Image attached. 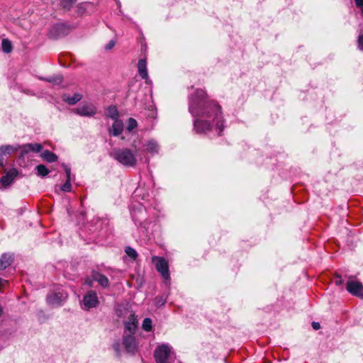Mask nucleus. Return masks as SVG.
I'll use <instances>...</instances> for the list:
<instances>
[{"mask_svg": "<svg viewBox=\"0 0 363 363\" xmlns=\"http://www.w3.org/2000/svg\"><path fill=\"white\" fill-rule=\"evenodd\" d=\"M69 33V28L65 23L54 25L50 30V36L52 38H59L67 35Z\"/></svg>", "mask_w": 363, "mask_h": 363, "instance_id": "1a4fd4ad", "label": "nucleus"}, {"mask_svg": "<svg viewBox=\"0 0 363 363\" xmlns=\"http://www.w3.org/2000/svg\"><path fill=\"white\" fill-rule=\"evenodd\" d=\"M40 79L45 80L46 82H50V83H52L55 84H60L63 81V77L62 75L57 74V75L47 77V78L41 77Z\"/></svg>", "mask_w": 363, "mask_h": 363, "instance_id": "5701e85b", "label": "nucleus"}, {"mask_svg": "<svg viewBox=\"0 0 363 363\" xmlns=\"http://www.w3.org/2000/svg\"><path fill=\"white\" fill-rule=\"evenodd\" d=\"M64 192H69L72 190L71 180L66 179V182L60 187Z\"/></svg>", "mask_w": 363, "mask_h": 363, "instance_id": "2f4dec72", "label": "nucleus"}, {"mask_svg": "<svg viewBox=\"0 0 363 363\" xmlns=\"http://www.w3.org/2000/svg\"><path fill=\"white\" fill-rule=\"evenodd\" d=\"M60 1L61 6L64 9L69 10L73 6V5L74 4V3L76 2L77 0H60Z\"/></svg>", "mask_w": 363, "mask_h": 363, "instance_id": "c85d7f7f", "label": "nucleus"}, {"mask_svg": "<svg viewBox=\"0 0 363 363\" xmlns=\"http://www.w3.org/2000/svg\"><path fill=\"white\" fill-rule=\"evenodd\" d=\"M356 6L359 8H363V0H354Z\"/></svg>", "mask_w": 363, "mask_h": 363, "instance_id": "58836bf2", "label": "nucleus"}, {"mask_svg": "<svg viewBox=\"0 0 363 363\" xmlns=\"http://www.w3.org/2000/svg\"><path fill=\"white\" fill-rule=\"evenodd\" d=\"M16 175L17 172L16 169L10 170L6 175L1 178V184L5 187L9 186L12 183Z\"/></svg>", "mask_w": 363, "mask_h": 363, "instance_id": "6ab92c4d", "label": "nucleus"}, {"mask_svg": "<svg viewBox=\"0 0 363 363\" xmlns=\"http://www.w3.org/2000/svg\"><path fill=\"white\" fill-rule=\"evenodd\" d=\"M42 158L48 162H54L57 160V156L50 150H45L41 153Z\"/></svg>", "mask_w": 363, "mask_h": 363, "instance_id": "4be33fe9", "label": "nucleus"}, {"mask_svg": "<svg viewBox=\"0 0 363 363\" xmlns=\"http://www.w3.org/2000/svg\"><path fill=\"white\" fill-rule=\"evenodd\" d=\"M124 334L134 335L137 328V318L134 313H131L125 322Z\"/></svg>", "mask_w": 363, "mask_h": 363, "instance_id": "ddd939ff", "label": "nucleus"}, {"mask_svg": "<svg viewBox=\"0 0 363 363\" xmlns=\"http://www.w3.org/2000/svg\"><path fill=\"white\" fill-rule=\"evenodd\" d=\"M145 147V152L154 155L157 154L160 150V145L154 139H150L145 142L143 145Z\"/></svg>", "mask_w": 363, "mask_h": 363, "instance_id": "4468645a", "label": "nucleus"}, {"mask_svg": "<svg viewBox=\"0 0 363 363\" xmlns=\"http://www.w3.org/2000/svg\"><path fill=\"white\" fill-rule=\"evenodd\" d=\"M67 298V294L63 291H59L57 292L51 293L47 296L48 303L52 306H59L64 302Z\"/></svg>", "mask_w": 363, "mask_h": 363, "instance_id": "0eeeda50", "label": "nucleus"}, {"mask_svg": "<svg viewBox=\"0 0 363 363\" xmlns=\"http://www.w3.org/2000/svg\"><path fill=\"white\" fill-rule=\"evenodd\" d=\"M21 155H24L30 152H40L43 150L42 145L39 143H27L21 146Z\"/></svg>", "mask_w": 363, "mask_h": 363, "instance_id": "2eb2a0df", "label": "nucleus"}, {"mask_svg": "<svg viewBox=\"0 0 363 363\" xmlns=\"http://www.w3.org/2000/svg\"><path fill=\"white\" fill-rule=\"evenodd\" d=\"M179 363H182V362H179Z\"/></svg>", "mask_w": 363, "mask_h": 363, "instance_id": "79ce46f5", "label": "nucleus"}, {"mask_svg": "<svg viewBox=\"0 0 363 363\" xmlns=\"http://www.w3.org/2000/svg\"><path fill=\"white\" fill-rule=\"evenodd\" d=\"M138 69L139 75L143 79L148 78V73L147 69V61L145 59H140L138 63Z\"/></svg>", "mask_w": 363, "mask_h": 363, "instance_id": "aec40b11", "label": "nucleus"}, {"mask_svg": "<svg viewBox=\"0 0 363 363\" xmlns=\"http://www.w3.org/2000/svg\"><path fill=\"white\" fill-rule=\"evenodd\" d=\"M166 301H167V297L164 295L157 296L155 298V303L157 307H160V306L164 305Z\"/></svg>", "mask_w": 363, "mask_h": 363, "instance_id": "c756f323", "label": "nucleus"}, {"mask_svg": "<svg viewBox=\"0 0 363 363\" xmlns=\"http://www.w3.org/2000/svg\"><path fill=\"white\" fill-rule=\"evenodd\" d=\"M123 345L128 353L135 354L138 348L136 340L132 334H123Z\"/></svg>", "mask_w": 363, "mask_h": 363, "instance_id": "9b49d317", "label": "nucleus"}, {"mask_svg": "<svg viewBox=\"0 0 363 363\" xmlns=\"http://www.w3.org/2000/svg\"><path fill=\"white\" fill-rule=\"evenodd\" d=\"M113 350L116 351L118 355L121 354L120 343L116 342L113 345Z\"/></svg>", "mask_w": 363, "mask_h": 363, "instance_id": "f704fd0d", "label": "nucleus"}, {"mask_svg": "<svg viewBox=\"0 0 363 363\" xmlns=\"http://www.w3.org/2000/svg\"><path fill=\"white\" fill-rule=\"evenodd\" d=\"M110 155L125 167H134L138 162L136 154L127 147L115 149Z\"/></svg>", "mask_w": 363, "mask_h": 363, "instance_id": "f03ea898", "label": "nucleus"}, {"mask_svg": "<svg viewBox=\"0 0 363 363\" xmlns=\"http://www.w3.org/2000/svg\"><path fill=\"white\" fill-rule=\"evenodd\" d=\"M130 213L135 224L141 225L143 220L146 219L145 209L141 204H138V206H134Z\"/></svg>", "mask_w": 363, "mask_h": 363, "instance_id": "f8f14e48", "label": "nucleus"}, {"mask_svg": "<svg viewBox=\"0 0 363 363\" xmlns=\"http://www.w3.org/2000/svg\"><path fill=\"white\" fill-rule=\"evenodd\" d=\"M189 111L194 118V130L196 133L215 130L220 135L224 128L221 107L214 101L207 99L204 90L197 89L189 97Z\"/></svg>", "mask_w": 363, "mask_h": 363, "instance_id": "f257e3e1", "label": "nucleus"}, {"mask_svg": "<svg viewBox=\"0 0 363 363\" xmlns=\"http://www.w3.org/2000/svg\"><path fill=\"white\" fill-rule=\"evenodd\" d=\"M357 45L360 50L363 51V32L361 33L357 38Z\"/></svg>", "mask_w": 363, "mask_h": 363, "instance_id": "72a5a7b5", "label": "nucleus"}, {"mask_svg": "<svg viewBox=\"0 0 363 363\" xmlns=\"http://www.w3.org/2000/svg\"><path fill=\"white\" fill-rule=\"evenodd\" d=\"M2 313H3V308L1 306H0V316H1Z\"/></svg>", "mask_w": 363, "mask_h": 363, "instance_id": "a19ab883", "label": "nucleus"}, {"mask_svg": "<svg viewBox=\"0 0 363 363\" xmlns=\"http://www.w3.org/2000/svg\"><path fill=\"white\" fill-rule=\"evenodd\" d=\"M21 149V145H2L0 146V167H4V161L6 157L11 154L16 152Z\"/></svg>", "mask_w": 363, "mask_h": 363, "instance_id": "9d476101", "label": "nucleus"}, {"mask_svg": "<svg viewBox=\"0 0 363 363\" xmlns=\"http://www.w3.org/2000/svg\"><path fill=\"white\" fill-rule=\"evenodd\" d=\"M123 128L124 126L122 121L118 119L114 120L112 127L109 130V133L113 136H118L123 132Z\"/></svg>", "mask_w": 363, "mask_h": 363, "instance_id": "a211bd4d", "label": "nucleus"}, {"mask_svg": "<svg viewBox=\"0 0 363 363\" xmlns=\"http://www.w3.org/2000/svg\"><path fill=\"white\" fill-rule=\"evenodd\" d=\"M7 283V281L0 277V288L4 286Z\"/></svg>", "mask_w": 363, "mask_h": 363, "instance_id": "ea45409f", "label": "nucleus"}, {"mask_svg": "<svg viewBox=\"0 0 363 363\" xmlns=\"http://www.w3.org/2000/svg\"><path fill=\"white\" fill-rule=\"evenodd\" d=\"M143 329L146 332H150L152 329V321L150 318H145L142 324Z\"/></svg>", "mask_w": 363, "mask_h": 363, "instance_id": "a878e982", "label": "nucleus"}, {"mask_svg": "<svg viewBox=\"0 0 363 363\" xmlns=\"http://www.w3.org/2000/svg\"><path fill=\"white\" fill-rule=\"evenodd\" d=\"M82 304V308L84 310L96 308L99 305L96 292L93 290L89 291L83 297Z\"/></svg>", "mask_w": 363, "mask_h": 363, "instance_id": "39448f33", "label": "nucleus"}, {"mask_svg": "<svg viewBox=\"0 0 363 363\" xmlns=\"http://www.w3.org/2000/svg\"><path fill=\"white\" fill-rule=\"evenodd\" d=\"M1 48L4 52L9 53L12 50L11 42L7 39H3L1 42Z\"/></svg>", "mask_w": 363, "mask_h": 363, "instance_id": "bb28decb", "label": "nucleus"}, {"mask_svg": "<svg viewBox=\"0 0 363 363\" xmlns=\"http://www.w3.org/2000/svg\"><path fill=\"white\" fill-rule=\"evenodd\" d=\"M35 169L37 170L38 175L40 177H45L50 172L49 169L44 164L36 166Z\"/></svg>", "mask_w": 363, "mask_h": 363, "instance_id": "393cba45", "label": "nucleus"}, {"mask_svg": "<svg viewBox=\"0 0 363 363\" xmlns=\"http://www.w3.org/2000/svg\"><path fill=\"white\" fill-rule=\"evenodd\" d=\"M125 252L128 257H130L133 260H135L138 257V253L135 249L131 247H126L125 249Z\"/></svg>", "mask_w": 363, "mask_h": 363, "instance_id": "cd10ccee", "label": "nucleus"}, {"mask_svg": "<svg viewBox=\"0 0 363 363\" xmlns=\"http://www.w3.org/2000/svg\"><path fill=\"white\" fill-rule=\"evenodd\" d=\"M346 289L353 296L363 298V285L360 281L350 279L347 282Z\"/></svg>", "mask_w": 363, "mask_h": 363, "instance_id": "6e6552de", "label": "nucleus"}, {"mask_svg": "<svg viewBox=\"0 0 363 363\" xmlns=\"http://www.w3.org/2000/svg\"><path fill=\"white\" fill-rule=\"evenodd\" d=\"M137 125H138L137 121L134 118H130L128 121L126 130L128 132H131L134 128H135L137 127Z\"/></svg>", "mask_w": 363, "mask_h": 363, "instance_id": "7c9ffc66", "label": "nucleus"}, {"mask_svg": "<svg viewBox=\"0 0 363 363\" xmlns=\"http://www.w3.org/2000/svg\"><path fill=\"white\" fill-rule=\"evenodd\" d=\"M335 283L337 286L342 285L343 284V280H342V277L340 276H337V277L335 280Z\"/></svg>", "mask_w": 363, "mask_h": 363, "instance_id": "e433bc0d", "label": "nucleus"}, {"mask_svg": "<svg viewBox=\"0 0 363 363\" xmlns=\"http://www.w3.org/2000/svg\"><path fill=\"white\" fill-rule=\"evenodd\" d=\"M72 112L80 116L92 117L96 113V108L92 104L86 103L76 108H74Z\"/></svg>", "mask_w": 363, "mask_h": 363, "instance_id": "423d86ee", "label": "nucleus"}, {"mask_svg": "<svg viewBox=\"0 0 363 363\" xmlns=\"http://www.w3.org/2000/svg\"><path fill=\"white\" fill-rule=\"evenodd\" d=\"M91 277L94 281L98 282L103 288L108 287L109 281L105 275L97 272H93Z\"/></svg>", "mask_w": 363, "mask_h": 363, "instance_id": "f3484780", "label": "nucleus"}, {"mask_svg": "<svg viewBox=\"0 0 363 363\" xmlns=\"http://www.w3.org/2000/svg\"><path fill=\"white\" fill-rule=\"evenodd\" d=\"M171 354V347L167 345L158 346L154 352V357L157 363H169L167 359Z\"/></svg>", "mask_w": 363, "mask_h": 363, "instance_id": "20e7f679", "label": "nucleus"}, {"mask_svg": "<svg viewBox=\"0 0 363 363\" xmlns=\"http://www.w3.org/2000/svg\"><path fill=\"white\" fill-rule=\"evenodd\" d=\"M115 45V41L114 40H110L108 43L106 45L105 48L106 50H111L112 49Z\"/></svg>", "mask_w": 363, "mask_h": 363, "instance_id": "c9c22d12", "label": "nucleus"}, {"mask_svg": "<svg viewBox=\"0 0 363 363\" xmlns=\"http://www.w3.org/2000/svg\"><path fill=\"white\" fill-rule=\"evenodd\" d=\"M152 262L155 263V268L164 279V282L169 283L170 274L167 261L164 257L158 256L152 257Z\"/></svg>", "mask_w": 363, "mask_h": 363, "instance_id": "7ed1b4c3", "label": "nucleus"}, {"mask_svg": "<svg viewBox=\"0 0 363 363\" xmlns=\"http://www.w3.org/2000/svg\"><path fill=\"white\" fill-rule=\"evenodd\" d=\"M62 166L64 167V169H65V172L66 174L67 179L71 180V168L65 164H63Z\"/></svg>", "mask_w": 363, "mask_h": 363, "instance_id": "473e14b6", "label": "nucleus"}, {"mask_svg": "<svg viewBox=\"0 0 363 363\" xmlns=\"http://www.w3.org/2000/svg\"><path fill=\"white\" fill-rule=\"evenodd\" d=\"M312 327L314 330H317L320 328V325L318 322H313L312 323Z\"/></svg>", "mask_w": 363, "mask_h": 363, "instance_id": "4c0bfd02", "label": "nucleus"}, {"mask_svg": "<svg viewBox=\"0 0 363 363\" xmlns=\"http://www.w3.org/2000/svg\"><path fill=\"white\" fill-rule=\"evenodd\" d=\"M14 260L12 253H4L0 257V270L6 269Z\"/></svg>", "mask_w": 363, "mask_h": 363, "instance_id": "dca6fc26", "label": "nucleus"}, {"mask_svg": "<svg viewBox=\"0 0 363 363\" xmlns=\"http://www.w3.org/2000/svg\"><path fill=\"white\" fill-rule=\"evenodd\" d=\"M106 115L108 117L116 120L118 116V111L115 106H110L106 110Z\"/></svg>", "mask_w": 363, "mask_h": 363, "instance_id": "b1692460", "label": "nucleus"}, {"mask_svg": "<svg viewBox=\"0 0 363 363\" xmlns=\"http://www.w3.org/2000/svg\"><path fill=\"white\" fill-rule=\"evenodd\" d=\"M82 99V95L79 93L74 94L73 96L68 94H64L62 96V100L67 102L69 105H74Z\"/></svg>", "mask_w": 363, "mask_h": 363, "instance_id": "412c9836", "label": "nucleus"}]
</instances>
